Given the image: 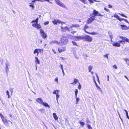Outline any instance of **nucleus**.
Masks as SVG:
<instances>
[{
  "label": "nucleus",
  "instance_id": "obj_1",
  "mask_svg": "<svg viewBox=\"0 0 129 129\" xmlns=\"http://www.w3.org/2000/svg\"><path fill=\"white\" fill-rule=\"evenodd\" d=\"M39 18L37 17L35 20H33L31 22V23L36 22L35 23H33L32 24V26L34 27L37 29L41 28V26L38 23Z\"/></svg>",
  "mask_w": 129,
  "mask_h": 129
},
{
  "label": "nucleus",
  "instance_id": "obj_2",
  "mask_svg": "<svg viewBox=\"0 0 129 129\" xmlns=\"http://www.w3.org/2000/svg\"><path fill=\"white\" fill-rule=\"evenodd\" d=\"M119 38L121 39L122 40L118 41V42L122 44H124L125 43V42L129 43V39L126 37H123L122 36H120Z\"/></svg>",
  "mask_w": 129,
  "mask_h": 129
},
{
  "label": "nucleus",
  "instance_id": "obj_3",
  "mask_svg": "<svg viewBox=\"0 0 129 129\" xmlns=\"http://www.w3.org/2000/svg\"><path fill=\"white\" fill-rule=\"evenodd\" d=\"M52 22L54 25L57 24L58 23H61V25H63L64 24L66 25L65 22H61L59 19L56 20L55 19H54L53 20Z\"/></svg>",
  "mask_w": 129,
  "mask_h": 129
},
{
  "label": "nucleus",
  "instance_id": "obj_4",
  "mask_svg": "<svg viewBox=\"0 0 129 129\" xmlns=\"http://www.w3.org/2000/svg\"><path fill=\"white\" fill-rule=\"evenodd\" d=\"M83 40L84 41L89 42H91L92 40V39L91 36L89 35H85L83 36Z\"/></svg>",
  "mask_w": 129,
  "mask_h": 129
},
{
  "label": "nucleus",
  "instance_id": "obj_5",
  "mask_svg": "<svg viewBox=\"0 0 129 129\" xmlns=\"http://www.w3.org/2000/svg\"><path fill=\"white\" fill-rule=\"evenodd\" d=\"M40 30L41 36L43 39H45L47 37V35L45 33L43 29H40Z\"/></svg>",
  "mask_w": 129,
  "mask_h": 129
},
{
  "label": "nucleus",
  "instance_id": "obj_6",
  "mask_svg": "<svg viewBox=\"0 0 129 129\" xmlns=\"http://www.w3.org/2000/svg\"><path fill=\"white\" fill-rule=\"evenodd\" d=\"M92 16H93L94 17H95V16H102L101 14L100 13H99L98 11H96L95 10H93V12L92 14Z\"/></svg>",
  "mask_w": 129,
  "mask_h": 129
},
{
  "label": "nucleus",
  "instance_id": "obj_7",
  "mask_svg": "<svg viewBox=\"0 0 129 129\" xmlns=\"http://www.w3.org/2000/svg\"><path fill=\"white\" fill-rule=\"evenodd\" d=\"M0 116L4 123L6 125H8V123L7 120L4 118L3 116L1 113H0Z\"/></svg>",
  "mask_w": 129,
  "mask_h": 129
},
{
  "label": "nucleus",
  "instance_id": "obj_8",
  "mask_svg": "<svg viewBox=\"0 0 129 129\" xmlns=\"http://www.w3.org/2000/svg\"><path fill=\"white\" fill-rule=\"evenodd\" d=\"M55 3L56 4L59 5L61 7L63 8H66V6L61 2L59 0H56Z\"/></svg>",
  "mask_w": 129,
  "mask_h": 129
},
{
  "label": "nucleus",
  "instance_id": "obj_9",
  "mask_svg": "<svg viewBox=\"0 0 129 129\" xmlns=\"http://www.w3.org/2000/svg\"><path fill=\"white\" fill-rule=\"evenodd\" d=\"M95 17H94L92 16H91L87 19V24L91 23L95 19Z\"/></svg>",
  "mask_w": 129,
  "mask_h": 129
},
{
  "label": "nucleus",
  "instance_id": "obj_10",
  "mask_svg": "<svg viewBox=\"0 0 129 129\" xmlns=\"http://www.w3.org/2000/svg\"><path fill=\"white\" fill-rule=\"evenodd\" d=\"M66 50V47H59L58 48V50L59 53H60L62 52H64Z\"/></svg>",
  "mask_w": 129,
  "mask_h": 129
},
{
  "label": "nucleus",
  "instance_id": "obj_11",
  "mask_svg": "<svg viewBox=\"0 0 129 129\" xmlns=\"http://www.w3.org/2000/svg\"><path fill=\"white\" fill-rule=\"evenodd\" d=\"M43 49H35L34 52V54H35L36 53H37V56L39 53H41L42 51H43Z\"/></svg>",
  "mask_w": 129,
  "mask_h": 129
},
{
  "label": "nucleus",
  "instance_id": "obj_12",
  "mask_svg": "<svg viewBox=\"0 0 129 129\" xmlns=\"http://www.w3.org/2000/svg\"><path fill=\"white\" fill-rule=\"evenodd\" d=\"M60 27L61 29V30L63 32H65L67 30H68L69 31H70L69 28L67 26L63 27V25H61Z\"/></svg>",
  "mask_w": 129,
  "mask_h": 129
},
{
  "label": "nucleus",
  "instance_id": "obj_13",
  "mask_svg": "<svg viewBox=\"0 0 129 129\" xmlns=\"http://www.w3.org/2000/svg\"><path fill=\"white\" fill-rule=\"evenodd\" d=\"M75 40L76 41H78L81 40H83V36H76L74 37Z\"/></svg>",
  "mask_w": 129,
  "mask_h": 129
},
{
  "label": "nucleus",
  "instance_id": "obj_14",
  "mask_svg": "<svg viewBox=\"0 0 129 129\" xmlns=\"http://www.w3.org/2000/svg\"><path fill=\"white\" fill-rule=\"evenodd\" d=\"M121 29L123 30H126L129 29V26L127 27L125 25L121 24L120 25Z\"/></svg>",
  "mask_w": 129,
  "mask_h": 129
},
{
  "label": "nucleus",
  "instance_id": "obj_15",
  "mask_svg": "<svg viewBox=\"0 0 129 129\" xmlns=\"http://www.w3.org/2000/svg\"><path fill=\"white\" fill-rule=\"evenodd\" d=\"M93 81H94V83L95 84V85L96 86V87L97 88V89L98 90H100V91L102 92V90L101 88H100V87L99 86H98V85L97 84L96 82V81L95 80V79L94 77H93Z\"/></svg>",
  "mask_w": 129,
  "mask_h": 129
},
{
  "label": "nucleus",
  "instance_id": "obj_16",
  "mask_svg": "<svg viewBox=\"0 0 129 129\" xmlns=\"http://www.w3.org/2000/svg\"><path fill=\"white\" fill-rule=\"evenodd\" d=\"M121 43L119 42H116L113 44V45L114 46H115L117 47H120V44Z\"/></svg>",
  "mask_w": 129,
  "mask_h": 129
},
{
  "label": "nucleus",
  "instance_id": "obj_17",
  "mask_svg": "<svg viewBox=\"0 0 129 129\" xmlns=\"http://www.w3.org/2000/svg\"><path fill=\"white\" fill-rule=\"evenodd\" d=\"M36 101L37 102L41 104H42L43 102L42 99L40 98L37 99L36 100Z\"/></svg>",
  "mask_w": 129,
  "mask_h": 129
},
{
  "label": "nucleus",
  "instance_id": "obj_18",
  "mask_svg": "<svg viewBox=\"0 0 129 129\" xmlns=\"http://www.w3.org/2000/svg\"><path fill=\"white\" fill-rule=\"evenodd\" d=\"M79 25L78 24H73L70 27V28H72L73 27H79Z\"/></svg>",
  "mask_w": 129,
  "mask_h": 129
},
{
  "label": "nucleus",
  "instance_id": "obj_19",
  "mask_svg": "<svg viewBox=\"0 0 129 129\" xmlns=\"http://www.w3.org/2000/svg\"><path fill=\"white\" fill-rule=\"evenodd\" d=\"M35 62H36V64H39L40 63V62L37 57H35Z\"/></svg>",
  "mask_w": 129,
  "mask_h": 129
},
{
  "label": "nucleus",
  "instance_id": "obj_20",
  "mask_svg": "<svg viewBox=\"0 0 129 129\" xmlns=\"http://www.w3.org/2000/svg\"><path fill=\"white\" fill-rule=\"evenodd\" d=\"M89 28V27L87 25H85L84 27L83 30H84L85 32L87 33H88L89 32L87 31L86 30V29L88 28Z\"/></svg>",
  "mask_w": 129,
  "mask_h": 129
},
{
  "label": "nucleus",
  "instance_id": "obj_21",
  "mask_svg": "<svg viewBox=\"0 0 129 129\" xmlns=\"http://www.w3.org/2000/svg\"><path fill=\"white\" fill-rule=\"evenodd\" d=\"M6 72L7 74H8V71H9V68L8 66H9V64H8L7 63H6Z\"/></svg>",
  "mask_w": 129,
  "mask_h": 129
},
{
  "label": "nucleus",
  "instance_id": "obj_22",
  "mask_svg": "<svg viewBox=\"0 0 129 129\" xmlns=\"http://www.w3.org/2000/svg\"><path fill=\"white\" fill-rule=\"evenodd\" d=\"M53 115L54 119L55 120H57L58 119V117L56 113H53Z\"/></svg>",
  "mask_w": 129,
  "mask_h": 129
},
{
  "label": "nucleus",
  "instance_id": "obj_23",
  "mask_svg": "<svg viewBox=\"0 0 129 129\" xmlns=\"http://www.w3.org/2000/svg\"><path fill=\"white\" fill-rule=\"evenodd\" d=\"M87 33L91 35H97L99 34L98 33L95 32H93L92 33H90L89 32L88 33Z\"/></svg>",
  "mask_w": 129,
  "mask_h": 129
},
{
  "label": "nucleus",
  "instance_id": "obj_24",
  "mask_svg": "<svg viewBox=\"0 0 129 129\" xmlns=\"http://www.w3.org/2000/svg\"><path fill=\"white\" fill-rule=\"evenodd\" d=\"M42 105H43L45 107H48V108L50 107L49 106L47 103H44L43 102Z\"/></svg>",
  "mask_w": 129,
  "mask_h": 129
},
{
  "label": "nucleus",
  "instance_id": "obj_25",
  "mask_svg": "<svg viewBox=\"0 0 129 129\" xmlns=\"http://www.w3.org/2000/svg\"><path fill=\"white\" fill-rule=\"evenodd\" d=\"M34 4H33L32 3H30V4L29 5V6L31 7L33 9H34Z\"/></svg>",
  "mask_w": 129,
  "mask_h": 129
},
{
  "label": "nucleus",
  "instance_id": "obj_26",
  "mask_svg": "<svg viewBox=\"0 0 129 129\" xmlns=\"http://www.w3.org/2000/svg\"><path fill=\"white\" fill-rule=\"evenodd\" d=\"M59 91V90H54V91H53V94H58V93Z\"/></svg>",
  "mask_w": 129,
  "mask_h": 129
},
{
  "label": "nucleus",
  "instance_id": "obj_27",
  "mask_svg": "<svg viewBox=\"0 0 129 129\" xmlns=\"http://www.w3.org/2000/svg\"><path fill=\"white\" fill-rule=\"evenodd\" d=\"M124 111L125 112L127 118L128 119H129V117L128 115V113L127 110H124Z\"/></svg>",
  "mask_w": 129,
  "mask_h": 129
},
{
  "label": "nucleus",
  "instance_id": "obj_28",
  "mask_svg": "<svg viewBox=\"0 0 129 129\" xmlns=\"http://www.w3.org/2000/svg\"><path fill=\"white\" fill-rule=\"evenodd\" d=\"M92 68V67L90 65L88 67L89 72H90V71L91 70Z\"/></svg>",
  "mask_w": 129,
  "mask_h": 129
},
{
  "label": "nucleus",
  "instance_id": "obj_29",
  "mask_svg": "<svg viewBox=\"0 0 129 129\" xmlns=\"http://www.w3.org/2000/svg\"><path fill=\"white\" fill-rule=\"evenodd\" d=\"M79 123L82 127L85 124L84 122L81 121H79Z\"/></svg>",
  "mask_w": 129,
  "mask_h": 129
},
{
  "label": "nucleus",
  "instance_id": "obj_30",
  "mask_svg": "<svg viewBox=\"0 0 129 129\" xmlns=\"http://www.w3.org/2000/svg\"><path fill=\"white\" fill-rule=\"evenodd\" d=\"M114 17L115 18H117V19H118V18L119 17L117 14H115L113 16H112V17Z\"/></svg>",
  "mask_w": 129,
  "mask_h": 129
},
{
  "label": "nucleus",
  "instance_id": "obj_31",
  "mask_svg": "<svg viewBox=\"0 0 129 129\" xmlns=\"http://www.w3.org/2000/svg\"><path fill=\"white\" fill-rule=\"evenodd\" d=\"M118 14L121 15V16H122L123 17H124L125 18H127V17L125 15H124V14L123 13L121 14L120 13H119Z\"/></svg>",
  "mask_w": 129,
  "mask_h": 129
},
{
  "label": "nucleus",
  "instance_id": "obj_32",
  "mask_svg": "<svg viewBox=\"0 0 129 129\" xmlns=\"http://www.w3.org/2000/svg\"><path fill=\"white\" fill-rule=\"evenodd\" d=\"M78 80L77 79L75 78L74 79V82L75 84H76L78 82Z\"/></svg>",
  "mask_w": 129,
  "mask_h": 129
},
{
  "label": "nucleus",
  "instance_id": "obj_33",
  "mask_svg": "<svg viewBox=\"0 0 129 129\" xmlns=\"http://www.w3.org/2000/svg\"><path fill=\"white\" fill-rule=\"evenodd\" d=\"M108 55H109V54H106L105 55H104L103 56V57H104V58H105L106 57H107V59H108Z\"/></svg>",
  "mask_w": 129,
  "mask_h": 129
},
{
  "label": "nucleus",
  "instance_id": "obj_34",
  "mask_svg": "<svg viewBox=\"0 0 129 129\" xmlns=\"http://www.w3.org/2000/svg\"><path fill=\"white\" fill-rule=\"evenodd\" d=\"M91 3H94V2L93 1H94L95 2H98V1H96V0H88Z\"/></svg>",
  "mask_w": 129,
  "mask_h": 129
},
{
  "label": "nucleus",
  "instance_id": "obj_35",
  "mask_svg": "<svg viewBox=\"0 0 129 129\" xmlns=\"http://www.w3.org/2000/svg\"><path fill=\"white\" fill-rule=\"evenodd\" d=\"M76 104H78V102L79 101V99L78 98H76Z\"/></svg>",
  "mask_w": 129,
  "mask_h": 129
},
{
  "label": "nucleus",
  "instance_id": "obj_36",
  "mask_svg": "<svg viewBox=\"0 0 129 129\" xmlns=\"http://www.w3.org/2000/svg\"><path fill=\"white\" fill-rule=\"evenodd\" d=\"M104 9L105 11H106L107 12H110L109 9L106 8H104Z\"/></svg>",
  "mask_w": 129,
  "mask_h": 129
},
{
  "label": "nucleus",
  "instance_id": "obj_37",
  "mask_svg": "<svg viewBox=\"0 0 129 129\" xmlns=\"http://www.w3.org/2000/svg\"><path fill=\"white\" fill-rule=\"evenodd\" d=\"M87 126L88 129H92V127L91 126L90 124H87Z\"/></svg>",
  "mask_w": 129,
  "mask_h": 129
},
{
  "label": "nucleus",
  "instance_id": "obj_38",
  "mask_svg": "<svg viewBox=\"0 0 129 129\" xmlns=\"http://www.w3.org/2000/svg\"><path fill=\"white\" fill-rule=\"evenodd\" d=\"M78 88L79 89H81V86L79 82V85L78 87Z\"/></svg>",
  "mask_w": 129,
  "mask_h": 129
},
{
  "label": "nucleus",
  "instance_id": "obj_39",
  "mask_svg": "<svg viewBox=\"0 0 129 129\" xmlns=\"http://www.w3.org/2000/svg\"><path fill=\"white\" fill-rule=\"evenodd\" d=\"M7 95H8V98H10V95H9V93L8 90L6 91Z\"/></svg>",
  "mask_w": 129,
  "mask_h": 129
},
{
  "label": "nucleus",
  "instance_id": "obj_40",
  "mask_svg": "<svg viewBox=\"0 0 129 129\" xmlns=\"http://www.w3.org/2000/svg\"><path fill=\"white\" fill-rule=\"evenodd\" d=\"M37 1H40L41 2L46 1L48 2H49V0H37Z\"/></svg>",
  "mask_w": 129,
  "mask_h": 129
},
{
  "label": "nucleus",
  "instance_id": "obj_41",
  "mask_svg": "<svg viewBox=\"0 0 129 129\" xmlns=\"http://www.w3.org/2000/svg\"><path fill=\"white\" fill-rule=\"evenodd\" d=\"M120 21H121L122 20H124V19L122 18H121L119 17L118 19Z\"/></svg>",
  "mask_w": 129,
  "mask_h": 129
},
{
  "label": "nucleus",
  "instance_id": "obj_42",
  "mask_svg": "<svg viewBox=\"0 0 129 129\" xmlns=\"http://www.w3.org/2000/svg\"><path fill=\"white\" fill-rule=\"evenodd\" d=\"M72 43H73V44L74 45L78 46L77 45V43H76V42H74V41H72Z\"/></svg>",
  "mask_w": 129,
  "mask_h": 129
},
{
  "label": "nucleus",
  "instance_id": "obj_43",
  "mask_svg": "<svg viewBox=\"0 0 129 129\" xmlns=\"http://www.w3.org/2000/svg\"><path fill=\"white\" fill-rule=\"evenodd\" d=\"M52 43H55V44H58V41H52Z\"/></svg>",
  "mask_w": 129,
  "mask_h": 129
},
{
  "label": "nucleus",
  "instance_id": "obj_44",
  "mask_svg": "<svg viewBox=\"0 0 129 129\" xmlns=\"http://www.w3.org/2000/svg\"><path fill=\"white\" fill-rule=\"evenodd\" d=\"M56 99L57 101H58V99L59 97V95L58 94H56Z\"/></svg>",
  "mask_w": 129,
  "mask_h": 129
},
{
  "label": "nucleus",
  "instance_id": "obj_45",
  "mask_svg": "<svg viewBox=\"0 0 129 129\" xmlns=\"http://www.w3.org/2000/svg\"><path fill=\"white\" fill-rule=\"evenodd\" d=\"M113 68H115V69H117V67L116 66L115 64L113 65Z\"/></svg>",
  "mask_w": 129,
  "mask_h": 129
},
{
  "label": "nucleus",
  "instance_id": "obj_46",
  "mask_svg": "<svg viewBox=\"0 0 129 129\" xmlns=\"http://www.w3.org/2000/svg\"><path fill=\"white\" fill-rule=\"evenodd\" d=\"M49 23V22L48 21H47L46 22H45L44 23V24L45 25H46L48 24Z\"/></svg>",
  "mask_w": 129,
  "mask_h": 129
},
{
  "label": "nucleus",
  "instance_id": "obj_47",
  "mask_svg": "<svg viewBox=\"0 0 129 129\" xmlns=\"http://www.w3.org/2000/svg\"><path fill=\"white\" fill-rule=\"evenodd\" d=\"M126 22L128 23L129 24V22L126 19H124V20H123Z\"/></svg>",
  "mask_w": 129,
  "mask_h": 129
},
{
  "label": "nucleus",
  "instance_id": "obj_48",
  "mask_svg": "<svg viewBox=\"0 0 129 129\" xmlns=\"http://www.w3.org/2000/svg\"><path fill=\"white\" fill-rule=\"evenodd\" d=\"M55 82H58V78L57 77H56L55 79Z\"/></svg>",
  "mask_w": 129,
  "mask_h": 129
},
{
  "label": "nucleus",
  "instance_id": "obj_49",
  "mask_svg": "<svg viewBox=\"0 0 129 129\" xmlns=\"http://www.w3.org/2000/svg\"><path fill=\"white\" fill-rule=\"evenodd\" d=\"M108 6L109 8H112V6L110 4H109L108 5Z\"/></svg>",
  "mask_w": 129,
  "mask_h": 129
},
{
  "label": "nucleus",
  "instance_id": "obj_50",
  "mask_svg": "<svg viewBox=\"0 0 129 129\" xmlns=\"http://www.w3.org/2000/svg\"><path fill=\"white\" fill-rule=\"evenodd\" d=\"M36 1H37V0H33V1H31V3H32L33 4H34V3H35Z\"/></svg>",
  "mask_w": 129,
  "mask_h": 129
},
{
  "label": "nucleus",
  "instance_id": "obj_51",
  "mask_svg": "<svg viewBox=\"0 0 129 129\" xmlns=\"http://www.w3.org/2000/svg\"><path fill=\"white\" fill-rule=\"evenodd\" d=\"M78 90L77 89H76L75 90V93L78 94Z\"/></svg>",
  "mask_w": 129,
  "mask_h": 129
},
{
  "label": "nucleus",
  "instance_id": "obj_52",
  "mask_svg": "<svg viewBox=\"0 0 129 129\" xmlns=\"http://www.w3.org/2000/svg\"><path fill=\"white\" fill-rule=\"evenodd\" d=\"M124 60L126 62V63H127V61H129V59H127V58H125L124 59Z\"/></svg>",
  "mask_w": 129,
  "mask_h": 129
},
{
  "label": "nucleus",
  "instance_id": "obj_53",
  "mask_svg": "<svg viewBox=\"0 0 129 129\" xmlns=\"http://www.w3.org/2000/svg\"><path fill=\"white\" fill-rule=\"evenodd\" d=\"M60 66L61 68V69L62 70H63V69L62 65V64H60Z\"/></svg>",
  "mask_w": 129,
  "mask_h": 129
},
{
  "label": "nucleus",
  "instance_id": "obj_54",
  "mask_svg": "<svg viewBox=\"0 0 129 129\" xmlns=\"http://www.w3.org/2000/svg\"><path fill=\"white\" fill-rule=\"evenodd\" d=\"M86 122L87 123H90V122L89 120H86Z\"/></svg>",
  "mask_w": 129,
  "mask_h": 129
},
{
  "label": "nucleus",
  "instance_id": "obj_55",
  "mask_svg": "<svg viewBox=\"0 0 129 129\" xmlns=\"http://www.w3.org/2000/svg\"><path fill=\"white\" fill-rule=\"evenodd\" d=\"M76 31H72L71 32V33L73 34H74L75 33H76Z\"/></svg>",
  "mask_w": 129,
  "mask_h": 129
},
{
  "label": "nucleus",
  "instance_id": "obj_56",
  "mask_svg": "<svg viewBox=\"0 0 129 129\" xmlns=\"http://www.w3.org/2000/svg\"><path fill=\"white\" fill-rule=\"evenodd\" d=\"M52 50L53 52L54 53V54H56V53L55 51L53 49H52Z\"/></svg>",
  "mask_w": 129,
  "mask_h": 129
},
{
  "label": "nucleus",
  "instance_id": "obj_57",
  "mask_svg": "<svg viewBox=\"0 0 129 129\" xmlns=\"http://www.w3.org/2000/svg\"><path fill=\"white\" fill-rule=\"evenodd\" d=\"M60 58H61L63 60H64V59H65V58H64L63 57H60Z\"/></svg>",
  "mask_w": 129,
  "mask_h": 129
},
{
  "label": "nucleus",
  "instance_id": "obj_58",
  "mask_svg": "<svg viewBox=\"0 0 129 129\" xmlns=\"http://www.w3.org/2000/svg\"><path fill=\"white\" fill-rule=\"evenodd\" d=\"M96 77H97V79H99V78L98 76L97 75V74H96Z\"/></svg>",
  "mask_w": 129,
  "mask_h": 129
},
{
  "label": "nucleus",
  "instance_id": "obj_59",
  "mask_svg": "<svg viewBox=\"0 0 129 129\" xmlns=\"http://www.w3.org/2000/svg\"><path fill=\"white\" fill-rule=\"evenodd\" d=\"M90 72L92 74V75H93V73H94V72H93V71H90Z\"/></svg>",
  "mask_w": 129,
  "mask_h": 129
},
{
  "label": "nucleus",
  "instance_id": "obj_60",
  "mask_svg": "<svg viewBox=\"0 0 129 129\" xmlns=\"http://www.w3.org/2000/svg\"><path fill=\"white\" fill-rule=\"evenodd\" d=\"M75 98H77V94L75 93Z\"/></svg>",
  "mask_w": 129,
  "mask_h": 129
},
{
  "label": "nucleus",
  "instance_id": "obj_61",
  "mask_svg": "<svg viewBox=\"0 0 129 129\" xmlns=\"http://www.w3.org/2000/svg\"><path fill=\"white\" fill-rule=\"evenodd\" d=\"M124 77L126 79H127L128 78L127 77H126V76L125 75L124 76Z\"/></svg>",
  "mask_w": 129,
  "mask_h": 129
},
{
  "label": "nucleus",
  "instance_id": "obj_62",
  "mask_svg": "<svg viewBox=\"0 0 129 129\" xmlns=\"http://www.w3.org/2000/svg\"><path fill=\"white\" fill-rule=\"evenodd\" d=\"M71 84H73H73H75L74 83V82H72V83H71Z\"/></svg>",
  "mask_w": 129,
  "mask_h": 129
},
{
  "label": "nucleus",
  "instance_id": "obj_63",
  "mask_svg": "<svg viewBox=\"0 0 129 129\" xmlns=\"http://www.w3.org/2000/svg\"><path fill=\"white\" fill-rule=\"evenodd\" d=\"M107 77H108V80H109V76L108 75L107 76Z\"/></svg>",
  "mask_w": 129,
  "mask_h": 129
},
{
  "label": "nucleus",
  "instance_id": "obj_64",
  "mask_svg": "<svg viewBox=\"0 0 129 129\" xmlns=\"http://www.w3.org/2000/svg\"><path fill=\"white\" fill-rule=\"evenodd\" d=\"M62 70V72H63V74H64V71H63V70Z\"/></svg>",
  "mask_w": 129,
  "mask_h": 129
}]
</instances>
